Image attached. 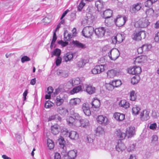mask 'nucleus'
I'll use <instances>...</instances> for the list:
<instances>
[{
	"label": "nucleus",
	"instance_id": "nucleus-20",
	"mask_svg": "<svg viewBox=\"0 0 159 159\" xmlns=\"http://www.w3.org/2000/svg\"><path fill=\"white\" fill-rule=\"evenodd\" d=\"M72 43L74 46L79 48L83 49L86 48L85 44H83L78 41L73 40Z\"/></svg>",
	"mask_w": 159,
	"mask_h": 159
},
{
	"label": "nucleus",
	"instance_id": "nucleus-49",
	"mask_svg": "<svg viewBox=\"0 0 159 159\" xmlns=\"http://www.w3.org/2000/svg\"><path fill=\"white\" fill-rule=\"evenodd\" d=\"M61 52V51L60 49L58 48H56L54 50L52 53V57H53V55L59 57V56L60 55Z\"/></svg>",
	"mask_w": 159,
	"mask_h": 159
},
{
	"label": "nucleus",
	"instance_id": "nucleus-35",
	"mask_svg": "<svg viewBox=\"0 0 159 159\" xmlns=\"http://www.w3.org/2000/svg\"><path fill=\"white\" fill-rule=\"evenodd\" d=\"M82 89V87L80 85L75 87L72 90L70 91V93L71 94H74L75 93H77L81 91Z\"/></svg>",
	"mask_w": 159,
	"mask_h": 159
},
{
	"label": "nucleus",
	"instance_id": "nucleus-25",
	"mask_svg": "<svg viewBox=\"0 0 159 159\" xmlns=\"http://www.w3.org/2000/svg\"><path fill=\"white\" fill-rule=\"evenodd\" d=\"M134 129L133 127H129L126 129V135L128 136V137H131L134 134Z\"/></svg>",
	"mask_w": 159,
	"mask_h": 159
},
{
	"label": "nucleus",
	"instance_id": "nucleus-64",
	"mask_svg": "<svg viewBox=\"0 0 159 159\" xmlns=\"http://www.w3.org/2000/svg\"><path fill=\"white\" fill-rule=\"evenodd\" d=\"M54 157V159H61V156L60 154L58 152L56 153L55 154Z\"/></svg>",
	"mask_w": 159,
	"mask_h": 159
},
{
	"label": "nucleus",
	"instance_id": "nucleus-24",
	"mask_svg": "<svg viewBox=\"0 0 159 159\" xmlns=\"http://www.w3.org/2000/svg\"><path fill=\"white\" fill-rule=\"evenodd\" d=\"M58 141L59 142V147L60 148L63 149H64V148H66L65 141L64 139L62 137L60 136V138L58 139Z\"/></svg>",
	"mask_w": 159,
	"mask_h": 159
},
{
	"label": "nucleus",
	"instance_id": "nucleus-17",
	"mask_svg": "<svg viewBox=\"0 0 159 159\" xmlns=\"http://www.w3.org/2000/svg\"><path fill=\"white\" fill-rule=\"evenodd\" d=\"M64 99L62 94H60V95L57 96L55 100V103L57 106H60L64 103Z\"/></svg>",
	"mask_w": 159,
	"mask_h": 159
},
{
	"label": "nucleus",
	"instance_id": "nucleus-18",
	"mask_svg": "<svg viewBox=\"0 0 159 159\" xmlns=\"http://www.w3.org/2000/svg\"><path fill=\"white\" fill-rule=\"evenodd\" d=\"M113 117L118 121H123L125 118V115L123 114L118 112H116L113 115Z\"/></svg>",
	"mask_w": 159,
	"mask_h": 159
},
{
	"label": "nucleus",
	"instance_id": "nucleus-60",
	"mask_svg": "<svg viewBox=\"0 0 159 159\" xmlns=\"http://www.w3.org/2000/svg\"><path fill=\"white\" fill-rule=\"evenodd\" d=\"M149 128L151 129L154 130L157 128V125L156 123L151 124L149 126Z\"/></svg>",
	"mask_w": 159,
	"mask_h": 159
},
{
	"label": "nucleus",
	"instance_id": "nucleus-9",
	"mask_svg": "<svg viewBox=\"0 0 159 159\" xmlns=\"http://www.w3.org/2000/svg\"><path fill=\"white\" fill-rule=\"evenodd\" d=\"M94 31L96 35L98 37L101 38L104 36L106 29L103 27H101L96 28Z\"/></svg>",
	"mask_w": 159,
	"mask_h": 159
},
{
	"label": "nucleus",
	"instance_id": "nucleus-40",
	"mask_svg": "<svg viewBox=\"0 0 159 159\" xmlns=\"http://www.w3.org/2000/svg\"><path fill=\"white\" fill-rule=\"evenodd\" d=\"M140 110V108L136 106H134L132 108V113L134 115H137L139 114V112Z\"/></svg>",
	"mask_w": 159,
	"mask_h": 159
},
{
	"label": "nucleus",
	"instance_id": "nucleus-46",
	"mask_svg": "<svg viewBox=\"0 0 159 159\" xmlns=\"http://www.w3.org/2000/svg\"><path fill=\"white\" fill-rule=\"evenodd\" d=\"M154 11L152 8H149L146 11V14L148 17H150L151 16H153Z\"/></svg>",
	"mask_w": 159,
	"mask_h": 159
},
{
	"label": "nucleus",
	"instance_id": "nucleus-39",
	"mask_svg": "<svg viewBox=\"0 0 159 159\" xmlns=\"http://www.w3.org/2000/svg\"><path fill=\"white\" fill-rule=\"evenodd\" d=\"M104 134V129L101 126H98L96 130V134L97 135H100Z\"/></svg>",
	"mask_w": 159,
	"mask_h": 159
},
{
	"label": "nucleus",
	"instance_id": "nucleus-43",
	"mask_svg": "<svg viewBox=\"0 0 159 159\" xmlns=\"http://www.w3.org/2000/svg\"><path fill=\"white\" fill-rule=\"evenodd\" d=\"M139 80V77L138 76L136 75L132 78L131 82L133 84H137L138 83Z\"/></svg>",
	"mask_w": 159,
	"mask_h": 159
},
{
	"label": "nucleus",
	"instance_id": "nucleus-41",
	"mask_svg": "<svg viewBox=\"0 0 159 159\" xmlns=\"http://www.w3.org/2000/svg\"><path fill=\"white\" fill-rule=\"evenodd\" d=\"M47 143L49 149H53L54 147V144L52 140L48 139L47 140Z\"/></svg>",
	"mask_w": 159,
	"mask_h": 159
},
{
	"label": "nucleus",
	"instance_id": "nucleus-12",
	"mask_svg": "<svg viewBox=\"0 0 159 159\" xmlns=\"http://www.w3.org/2000/svg\"><path fill=\"white\" fill-rule=\"evenodd\" d=\"M142 6L140 3L134 4L130 7V11L132 13H135L140 10Z\"/></svg>",
	"mask_w": 159,
	"mask_h": 159
},
{
	"label": "nucleus",
	"instance_id": "nucleus-47",
	"mask_svg": "<svg viewBox=\"0 0 159 159\" xmlns=\"http://www.w3.org/2000/svg\"><path fill=\"white\" fill-rule=\"evenodd\" d=\"M54 103L52 102L51 101L48 100L46 102L45 104L44 107L46 108H50L52 107Z\"/></svg>",
	"mask_w": 159,
	"mask_h": 159
},
{
	"label": "nucleus",
	"instance_id": "nucleus-37",
	"mask_svg": "<svg viewBox=\"0 0 159 159\" xmlns=\"http://www.w3.org/2000/svg\"><path fill=\"white\" fill-rule=\"evenodd\" d=\"M68 124L70 126L75 125V120L72 116L68 117L66 119Z\"/></svg>",
	"mask_w": 159,
	"mask_h": 159
},
{
	"label": "nucleus",
	"instance_id": "nucleus-36",
	"mask_svg": "<svg viewBox=\"0 0 159 159\" xmlns=\"http://www.w3.org/2000/svg\"><path fill=\"white\" fill-rule=\"evenodd\" d=\"M119 105L125 109L129 107V103L125 100H121L119 103Z\"/></svg>",
	"mask_w": 159,
	"mask_h": 159
},
{
	"label": "nucleus",
	"instance_id": "nucleus-55",
	"mask_svg": "<svg viewBox=\"0 0 159 159\" xmlns=\"http://www.w3.org/2000/svg\"><path fill=\"white\" fill-rule=\"evenodd\" d=\"M110 46L109 45H106L104 46L102 48V51L103 52H107L108 51H110L111 50Z\"/></svg>",
	"mask_w": 159,
	"mask_h": 159
},
{
	"label": "nucleus",
	"instance_id": "nucleus-58",
	"mask_svg": "<svg viewBox=\"0 0 159 159\" xmlns=\"http://www.w3.org/2000/svg\"><path fill=\"white\" fill-rule=\"evenodd\" d=\"M30 58L27 56H24L21 58V61L22 63L25 61H30Z\"/></svg>",
	"mask_w": 159,
	"mask_h": 159
},
{
	"label": "nucleus",
	"instance_id": "nucleus-57",
	"mask_svg": "<svg viewBox=\"0 0 159 159\" xmlns=\"http://www.w3.org/2000/svg\"><path fill=\"white\" fill-rule=\"evenodd\" d=\"M153 4L151 0H147L144 3L145 6L147 7H151Z\"/></svg>",
	"mask_w": 159,
	"mask_h": 159
},
{
	"label": "nucleus",
	"instance_id": "nucleus-7",
	"mask_svg": "<svg viewBox=\"0 0 159 159\" xmlns=\"http://www.w3.org/2000/svg\"><path fill=\"white\" fill-rule=\"evenodd\" d=\"M141 68L139 66L130 67L128 69V72L129 74L136 75L140 73L141 72Z\"/></svg>",
	"mask_w": 159,
	"mask_h": 159
},
{
	"label": "nucleus",
	"instance_id": "nucleus-2",
	"mask_svg": "<svg viewBox=\"0 0 159 159\" xmlns=\"http://www.w3.org/2000/svg\"><path fill=\"white\" fill-rule=\"evenodd\" d=\"M94 32L93 27L91 26L84 27L82 31L83 36L85 37L89 38L92 36Z\"/></svg>",
	"mask_w": 159,
	"mask_h": 159
},
{
	"label": "nucleus",
	"instance_id": "nucleus-56",
	"mask_svg": "<svg viewBox=\"0 0 159 159\" xmlns=\"http://www.w3.org/2000/svg\"><path fill=\"white\" fill-rule=\"evenodd\" d=\"M84 1L83 0H81L78 6V9L80 11H81L85 5V3L84 2Z\"/></svg>",
	"mask_w": 159,
	"mask_h": 159
},
{
	"label": "nucleus",
	"instance_id": "nucleus-32",
	"mask_svg": "<svg viewBox=\"0 0 159 159\" xmlns=\"http://www.w3.org/2000/svg\"><path fill=\"white\" fill-rule=\"evenodd\" d=\"M59 126L57 125H55L51 127V132L54 135L57 134L59 132L58 128Z\"/></svg>",
	"mask_w": 159,
	"mask_h": 159
},
{
	"label": "nucleus",
	"instance_id": "nucleus-5",
	"mask_svg": "<svg viewBox=\"0 0 159 159\" xmlns=\"http://www.w3.org/2000/svg\"><path fill=\"white\" fill-rule=\"evenodd\" d=\"M124 39V34L120 33L117 34L115 36L112 38V43L115 44L121 43Z\"/></svg>",
	"mask_w": 159,
	"mask_h": 159
},
{
	"label": "nucleus",
	"instance_id": "nucleus-48",
	"mask_svg": "<svg viewBox=\"0 0 159 159\" xmlns=\"http://www.w3.org/2000/svg\"><path fill=\"white\" fill-rule=\"evenodd\" d=\"M71 116L74 118L75 121H79L81 119V117L79 114L76 113H73Z\"/></svg>",
	"mask_w": 159,
	"mask_h": 159
},
{
	"label": "nucleus",
	"instance_id": "nucleus-14",
	"mask_svg": "<svg viewBox=\"0 0 159 159\" xmlns=\"http://www.w3.org/2000/svg\"><path fill=\"white\" fill-rule=\"evenodd\" d=\"M82 109L84 113L86 115L89 116L91 115V112L88 103H84L82 105Z\"/></svg>",
	"mask_w": 159,
	"mask_h": 159
},
{
	"label": "nucleus",
	"instance_id": "nucleus-61",
	"mask_svg": "<svg viewBox=\"0 0 159 159\" xmlns=\"http://www.w3.org/2000/svg\"><path fill=\"white\" fill-rule=\"evenodd\" d=\"M58 43L59 44H61L62 47H65L68 44V42H66V41L64 42L62 40L59 41L58 42Z\"/></svg>",
	"mask_w": 159,
	"mask_h": 159
},
{
	"label": "nucleus",
	"instance_id": "nucleus-26",
	"mask_svg": "<svg viewBox=\"0 0 159 159\" xmlns=\"http://www.w3.org/2000/svg\"><path fill=\"white\" fill-rule=\"evenodd\" d=\"M77 150H71L68 152V157L70 159H74L76 156Z\"/></svg>",
	"mask_w": 159,
	"mask_h": 159
},
{
	"label": "nucleus",
	"instance_id": "nucleus-52",
	"mask_svg": "<svg viewBox=\"0 0 159 159\" xmlns=\"http://www.w3.org/2000/svg\"><path fill=\"white\" fill-rule=\"evenodd\" d=\"M86 141L88 143H92L93 142V139L92 138V135H88L86 137Z\"/></svg>",
	"mask_w": 159,
	"mask_h": 159
},
{
	"label": "nucleus",
	"instance_id": "nucleus-3",
	"mask_svg": "<svg viewBox=\"0 0 159 159\" xmlns=\"http://www.w3.org/2000/svg\"><path fill=\"white\" fill-rule=\"evenodd\" d=\"M120 53L117 49L113 48L108 53V56L110 59L115 61L119 57Z\"/></svg>",
	"mask_w": 159,
	"mask_h": 159
},
{
	"label": "nucleus",
	"instance_id": "nucleus-16",
	"mask_svg": "<svg viewBox=\"0 0 159 159\" xmlns=\"http://www.w3.org/2000/svg\"><path fill=\"white\" fill-rule=\"evenodd\" d=\"M119 71L117 69H113L108 70L107 73V77L113 78L115 76H117L119 74Z\"/></svg>",
	"mask_w": 159,
	"mask_h": 159
},
{
	"label": "nucleus",
	"instance_id": "nucleus-62",
	"mask_svg": "<svg viewBox=\"0 0 159 159\" xmlns=\"http://www.w3.org/2000/svg\"><path fill=\"white\" fill-rule=\"evenodd\" d=\"M86 20V23L88 25H91L93 23V21L90 18H88V17H87L85 19Z\"/></svg>",
	"mask_w": 159,
	"mask_h": 159
},
{
	"label": "nucleus",
	"instance_id": "nucleus-4",
	"mask_svg": "<svg viewBox=\"0 0 159 159\" xmlns=\"http://www.w3.org/2000/svg\"><path fill=\"white\" fill-rule=\"evenodd\" d=\"M127 20V18L125 16L118 15L114 21L117 26L121 27L125 24Z\"/></svg>",
	"mask_w": 159,
	"mask_h": 159
},
{
	"label": "nucleus",
	"instance_id": "nucleus-51",
	"mask_svg": "<svg viewBox=\"0 0 159 159\" xmlns=\"http://www.w3.org/2000/svg\"><path fill=\"white\" fill-rule=\"evenodd\" d=\"M106 87L107 89L109 91H112L114 88V86L112 85L111 82L109 84H106Z\"/></svg>",
	"mask_w": 159,
	"mask_h": 159
},
{
	"label": "nucleus",
	"instance_id": "nucleus-8",
	"mask_svg": "<svg viewBox=\"0 0 159 159\" xmlns=\"http://www.w3.org/2000/svg\"><path fill=\"white\" fill-rule=\"evenodd\" d=\"M97 120L99 124L103 125H106L108 123L107 118L103 115L98 116L97 118Z\"/></svg>",
	"mask_w": 159,
	"mask_h": 159
},
{
	"label": "nucleus",
	"instance_id": "nucleus-10",
	"mask_svg": "<svg viewBox=\"0 0 159 159\" xmlns=\"http://www.w3.org/2000/svg\"><path fill=\"white\" fill-rule=\"evenodd\" d=\"M91 107L94 111H98L99 109L100 102L99 100L97 98H94L91 103Z\"/></svg>",
	"mask_w": 159,
	"mask_h": 159
},
{
	"label": "nucleus",
	"instance_id": "nucleus-59",
	"mask_svg": "<svg viewBox=\"0 0 159 159\" xmlns=\"http://www.w3.org/2000/svg\"><path fill=\"white\" fill-rule=\"evenodd\" d=\"M158 140V137L155 135H153L152 136V142L153 143H155L156 142H157Z\"/></svg>",
	"mask_w": 159,
	"mask_h": 159
},
{
	"label": "nucleus",
	"instance_id": "nucleus-11",
	"mask_svg": "<svg viewBox=\"0 0 159 159\" xmlns=\"http://www.w3.org/2000/svg\"><path fill=\"white\" fill-rule=\"evenodd\" d=\"M149 111L148 110H144L142 111L140 114V119L143 121H146L150 118L149 116Z\"/></svg>",
	"mask_w": 159,
	"mask_h": 159
},
{
	"label": "nucleus",
	"instance_id": "nucleus-29",
	"mask_svg": "<svg viewBox=\"0 0 159 159\" xmlns=\"http://www.w3.org/2000/svg\"><path fill=\"white\" fill-rule=\"evenodd\" d=\"M95 90V88L91 85H87L86 87V91L88 93L90 94L94 93Z\"/></svg>",
	"mask_w": 159,
	"mask_h": 159
},
{
	"label": "nucleus",
	"instance_id": "nucleus-27",
	"mask_svg": "<svg viewBox=\"0 0 159 159\" xmlns=\"http://www.w3.org/2000/svg\"><path fill=\"white\" fill-rule=\"evenodd\" d=\"M57 111L61 115H66L68 112V111L66 108L62 107H59L58 108Z\"/></svg>",
	"mask_w": 159,
	"mask_h": 159
},
{
	"label": "nucleus",
	"instance_id": "nucleus-38",
	"mask_svg": "<svg viewBox=\"0 0 159 159\" xmlns=\"http://www.w3.org/2000/svg\"><path fill=\"white\" fill-rule=\"evenodd\" d=\"M57 75L64 78L67 77L68 75L67 71L61 70H58L57 71Z\"/></svg>",
	"mask_w": 159,
	"mask_h": 159
},
{
	"label": "nucleus",
	"instance_id": "nucleus-31",
	"mask_svg": "<svg viewBox=\"0 0 159 159\" xmlns=\"http://www.w3.org/2000/svg\"><path fill=\"white\" fill-rule=\"evenodd\" d=\"M145 60V57L144 56H140L137 57L135 59L134 62L135 64L144 62Z\"/></svg>",
	"mask_w": 159,
	"mask_h": 159
},
{
	"label": "nucleus",
	"instance_id": "nucleus-45",
	"mask_svg": "<svg viewBox=\"0 0 159 159\" xmlns=\"http://www.w3.org/2000/svg\"><path fill=\"white\" fill-rule=\"evenodd\" d=\"M64 40L65 41H69L71 38V35L70 34L68 33L67 32L65 31L64 34Z\"/></svg>",
	"mask_w": 159,
	"mask_h": 159
},
{
	"label": "nucleus",
	"instance_id": "nucleus-1",
	"mask_svg": "<svg viewBox=\"0 0 159 159\" xmlns=\"http://www.w3.org/2000/svg\"><path fill=\"white\" fill-rule=\"evenodd\" d=\"M146 37V32L143 30H136L133 33L132 38L135 40H141L142 38L144 39Z\"/></svg>",
	"mask_w": 159,
	"mask_h": 159
},
{
	"label": "nucleus",
	"instance_id": "nucleus-6",
	"mask_svg": "<svg viewBox=\"0 0 159 159\" xmlns=\"http://www.w3.org/2000/svg\"><path fill=\"white\" fill-rule=\"evenodd\" d=\"M150 22L148 19L145 18H143L139 20L136 23L135 25H138V26L141 28H144L148 26Z\"/></svg>",
	"mask_w": 159,
	"mask_h": 159
},
{
	"label": "nucleus",
	"instance_id": "nucleus-23",
	"mask_svg": "<svg viewBox=\"0 0 159 159\" xmlns=\"http://www.w3.org/2000/svg\"><path fill=\"white\" fill-rule=\"evenodd\" d=\"M81 102L80 99L77 98L71 99L69 102V104L71 106L74 107L79 104Z\"/></svg>",
	"mask_w": 159,
	"mask_h": 159
},
{
	"label": "nucleus",
	"instance_id": "nucleus-54",
	"mask_svg": "<svg viewBox=\"0 0 159 159\" xmlns=\"http://www.w3.org/2000/svg\"><path fill=\"white\" fill-rule=\"evenodd\" d=\"M116 149H124L125 148V146L123 143H119L116 146Z\"/></svg>",
	"mask_w": 159,
	"mask_h": 159
},
{
	"label": "nucleus",
	"instance_id": "nucleus-30",
	"mask_svg": "<svg viewBox=\"0 0 159 159\" xmlns=\"http://www.w3.org/2000/svg\"><path fill=\"white\" fill-rule=\"evenodd\" d=\"M73 54L71 53H67L65 54L63 57L66 62L70 61L72 60L73 58Z\"/></svg>",
	"mask_w": 159,
	"mask_h": 159
},
{
	"label": "nucleus",
	"instance_id": "nucleus-21",
	"mask_svg": "<svg viewBox=\"0 0 159 159\" xmlns=\"http://www.w3.org/2000/svg\"><path fill=\"white\" fill-rule=\"evenodd\" d=\"M69 137L71 139L77 140L79 139V135L75 131H71L69 133Z\"/></svg>",
	"mask_w": 159,
	"mask_h": 159
},
{
	"label": "nucleus",
	"instance_id": "nucleus-22",
	"mask_svg": "<svg viewBox=\"0 0 159 159\" xmlns=\"http://www.w3.org/2000/svg\"><path fill=\"white\" fill-rule=\"evenodd\" d=\"M95 6L98 11H100L103 8L104 2L102 0H98L95 2Z\"/></svg>",
	"mask_w": 159,
	"mask_h": 159
},
{
	"label": "nucleus",
	"instance_id": "nucleus-19",
	"mask_svg": "<svg viewBox=\"0 0 159 159\" xmlns=\"http://www.w3.org/2000/svg\"><path fill=\"white\" fill-rule=\"evenodd\" d=\"M81 81L80 79L79 78L77 77L70 80L68 82V84H70L71 86H73L79 84L80 83Z\"/></svg>",
	"mask_w": 159,
	"mask_h": 159
},
{
	"label": "nucleus",
	"instance_id": "nucleus-15",
	"mask_svg": "<svg viewBox=\"0 0 159 159\" xmlns=\"http://www.w3.org/2000/svg\"><path fill=\"white\" fill-rule=\"evenodd\" d=\"M82 109L84 113L86 115L89 116L91 115V112L88 103H84L82 105Z\"/></svg>",
	"mask_w": 159,
	"mask_h": 159
},
{
	"label": "nucleus",
	"instance_id": "nucleus-33",
	"mask_svg": "<svg viewBox=\"0 0 159 159\" xmlns=\"http://www.w3.org/2000/svg\"><path fill=\"white\" fill-rule=\"evenodd\" d=\"M116 134L118 138L121 140L124 139L126 135L125 133L121 132L120 129L117 130L116 131Z\"/></svg>",
	"mask_w": 159,
	"mask_h": 159
},
{
	"label": "nucleus",
	"instance_id": "nucleus-44",
	"mask_svg": "<svg viewBox=\"0 0 159 159\" xmlns=\"http://www.w3.org/2000/svg\"><path fill=\"white\" fill-rule=\"evenodd\" d=\"M85 64V60L81 59L77 63V66L79 68H82L84 66Z\"/></svg>",
	"mask_w": 159,
	"mask_h": 159
},
{
	"label": "nucleus",
	"instance_id": "nucleus-28",
	"mask_svg": "<svg viewBox=\"0 0 159 159\" xmlns=\"http://www.w3.org/2000/svg\"><path fill=\"white\" fill-rule=\"evenodd\" d=\"M112 11L110 9L107 10L103 13V17L105 19L110 18L112 16Z\"/></svg>",
	"mask_w": 159,
	"mask_h": 159
},
{
	"label": "nucleus",
	"instance_id": "nucleus-50",
	"mask_svg": "<svg viewBox=\"0 0 159 159\" xmlns=\"http://www.w3.org/2000/svg\"><path fill=\"white\" fill-rule=\"evenodd\" d=\"M142 47L144 52L148 51L151 48L152 46L150 44H145L142 46Z\"/></svg>",
	"mask_w": 159,
	"mask_h": 159
},
{
	"label": "nucleus",
	"instance_id": "nucleus-13",
	"mask_svg": "<svg viewBox=\"0 0 159 159\" xmlns=\"http://www.w3.org/2000/svg\"><path fill=\"white\" fill-rule=\"evenodd\" d=\"M104 66L102 65L97 66L95 68L91 70L92 74H99L104 71Z\"/></svg>",
	"mask_w": 159,
	"mask_h": 159
},
{
	"label": "nucleus",
	"instance_id": "nucleus-63",
	"mask_svg": "<svg viewBox=\"0 0 159 159\" xmlns=\"http://www.w3.org/2000/svg\"><path fill=\"white\" fill-rule=\"evenodd\" d=\"M61 59L60 57H58L56 61V64L57 66H59L61 63Z\"/></svg>",
	"mask_w": 159,
	"mask_h": 159
},
{
	"label": "nucleus",
	"instance_id": "nucleus-42",
	"mask_svg": "<svg viewBox=\"0 0 159 159\" xmlns=\"http://www.w3.org/2000/svg\"><path fill=\"white\" fill-rule=\"evenodd\" d=\"M111 83H112V85L114 86V88L120 86L122 84L121 80H113Z\"/></svg>",
	"mask_w": 159,
	"mask_h": 159
},
{
	"label": "nucleus",
	"instance_id": "nucleus-34",
	"mask_svg": "<svg viewBox=\"0 0 159 159\" xmlns=\"http://www.w3.org/2000/svg\"><path fill=\"white\" fill-rule=\"evenodd\" d=\"M80 122L81 126L83 127H85L89 125V120L86 119H81L79 121Z\"/></svg>",
	"mask_w": 159,
	"mask_h": 159
},
{
	"label": "nucleus",
	"instance_id": "nucleus-53",
	"mask_svg": "<svg viewBox=\"0 0 159 159\" xmlns=\"http://www.w3.org/2000/svg\"><path fill=\"white\" fill-rule=\"evenodd\" d=\"M130 100L131 101H134L136 98V95L135 92L134 91L130 93Z\"/></svg>",
	"mask_w": 159,
	"mask_h": 159
}]
</instances>
